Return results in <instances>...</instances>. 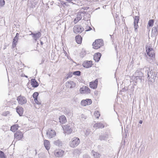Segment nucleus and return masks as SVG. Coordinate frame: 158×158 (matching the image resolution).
<instances>
[{
  "instance_id": "2f4dec72",
  "label": "nucleus",
  "mask_w": 158,
  "mask_h": 158,
  "mask_svg": "<svg viewBox=\"0 0 158 158\" xmlns=\"http://www.w3.org/2000/svg\"><path fill=\"white\" fill-rule=\"evenodd\" d=\"M135 76L140 77V79L142 80V77L143 76V73L142 72L139 70H137L135 73Z\"/></svg>"
},
{
  "instance_id": "393cba45",
  "label": "nucleus",
  "mask_w": 158,
  "mask_h": 158,
  "mask_svg": "<svg viewBox=\"0 0 158 158\" xmlns=\"http://www.w3.org/2000/svg\"><path fill=\"white\" fill-rule=\"evenodd\" d=\"M59 121L61 124L64 123L66 121V118L65 116L64 115H61L59 118Z\"/></svg>"
},
{
  "instance_id": "4468645a",
  "label": "nucleus",
  "mask_w": 158,
  "mask_h": 158,
  "mask_svg": "<svg viewBox=\"0 0 158 158\" xmlns=\"http://www.w3.org/2000/svg\"><path fill=\"white\" fill-rule=\"evenodd\" d=\"M98 83V80L97 79H96L94 81H92L89 83V87L93 89H95L97 87Z\"/></svg>"
},
{
  "instance_id": "8fccbe9b",
  "label": "nucleus",
  "mask_w": 158,
  "mask_h": 158,
  "mask_svg": "<svg viewBox=\"0 0 158 158\" xmlns=\"http://www.w3.org/2000/svg\"><path fill=\"white\" fill-rule=\"evenodd\" d=\"M142 123H143V121L142 120H141L139 121V123L140 124H142Z\"/></svg>"
},
{
  "instance_id": "f3484780",
  "label": "nucleus",
  "mask_w": 158,
  "mask_h": 158,
  "mask_svg": "<svg viewBox=\"0 0 158 158\" xmlns=\"http://www.w3.org/2000/svg\"><path fill=\"white\" fill-rule=\"evenodd\" d=\"M30 35H32L33 39L36 41L40 37L41 33L39 32L35 33L31 32V34Z\"/></svg>"
},
{
  "instance_id": "cd10ccee",
  "label": "nucleus",
  "mask_w": 158,
  "mask_h": 158,
  "mask_svg": "<svg viewBox=\"0 0 158 158\" xmlns=\"http://www.w3.org/2000/svg\"><path fill=\"white\" fill-rule=\"evenodd\" d=\"M92 154L95 158H100L101 156L100 154L94 151H92Z\"/></svg>"
},
{
  "instance_id": "49530a36",
  "label": "nucleus",
  "mask_w": 158,
  "mask_h": 158,
  "mask_svg": "<svg viewBox=\"0 0 158 158\" xmlns=\"http://www.w3.org/2000/svg\"><path fill=\"white\" fill-rule=\"evenodd\" d=\"M81 117L82 118H83L85 119L87 117L85 115L83 114H82L81 115Z\"/></svg>"
},
{
  "instance_id": "0eeeda50",
  "label": "nucleus",
  "mask_w": 158,
  "mask_h": 158,
  "mask_svg": "<svg viewBox=\"0 0 158 158\" xmlns=\"http://www.w3.org/2000/svg\"><path fill=\"white\" fill-rule=\"evenodd\" d=\"M64 151L60 149H58L54 152V155L56 157H61L64 156Z\"/></svg>"
},
{
  "instance_id": "5701e85b",
  "label": "nucleus",
  "mask_w": 158,
  "mask_h": 158,
  "mask_svg": "<svg viewBox=\"0 0 158 158\" xmlns=\"http://www.w3.org/2000/svg\"><path fill=\"white\" fill-rule=\"evenodd\" d=\"M44 144L46 149L47 150H48L50 147V144L49 141L47 140H44Z\"/></svg>"
},
{
  "instance_id": "6e6552de",
  "label": "nucleus",
  "mask_w": 158,
  "mask_h": 158,
  "mask_svg": "<svg viewBox=\"0 0 158 158\" xmlns=\"http://www.w3.org/2000/svg\"><path fill=\"white\" fill-rule=\"evenodd\" d=\"M84 30V28L79 25H75L73 28V31L76 34L81 33Z\"/></svg>"
},
{
  "instance_id": "6ab92c4d",
  "label": "nucleus",
  "mask_w": 158,
  "mask_h": 158,
  "mask_svg": "<svg viewBox=\"0 0 158 158\" xmlns=\"http://www.w3.org/2000/svg\"><path fill=\"white\" fill-rule=\"evenodd\" d=\"M104 127V125L100 122L94 124L93 126V127L96 129H102Z\"/></svg>"
},
{
  "instance_id": "4c0bfd02",
  "label": "nucleus",
  "mask_w": 158,
  "mask_h": 158,
  "mask_svg": "<svg viewBox=\"0 0 158 158\" xmlns=\"http://www.w3.org/2000/svg\"><path fill=\"white\" fill-rule=\"evenodd\" d=\"M38 95H39V94L37 92H35L33 94V97L34 100L35 99H37V97H38Z\"/></svg>"
},
{
  "instance_id": "ddd939ff",
  "label": "nucleus",
  "mask_w": 158,
  "mask_h": 158,
  "mask_svg": "<svg viewBox=\"0 0 158 158\" xmlns=\"http://www.w3.org/2000/svg\"><path fill=\"white\" fill-rule=\"evenodd\" d=\"M19 34L18 33H17L15 36V37L13 40L12 44V48H14L16 47L19 39Z\"/></svg>"
},
{
  "instance_id": "f03ea898",
  "label": "nucleus",
  "mask_w": 158,
  "mask_h": 158,
  "mask_svg": "<svg viewBox=\"0 0 158 158\" xmlns=\"http://www.w3.org/2000/svg\"><path fill=\"white\" fill-rule=\"evenodd\" d=\"M80 143V140L77 137H74L69 142V145L72 148H74L77 146Z\"/></svg>"
},
{
  "instance_id": "37998d69",
  "label": "nucleus",
  "mask_w": 158,
  "mask_h": 158,
  "mask_svg": "<svg viewBox=\"0 0 158 158\" xmlns=\"http://www.w3.org/2000/svg\"><path fill=\"white\" fill-rule=\"evenodd\" d=\"M34 101L35 102V103L37 104H38V105H40L41 104V102L38 100L37 99H35L34 100Z\"/></svg>"
},
{
  "instance_id": "39448f33",
  "label": "nucleus",
  "mask_w": 158,
  "mask_h": 158,
  "mask_svg": "<svg viewBox=\"0 0 158 158\" xmlns=\"http://www.w3.org/2000/svg\"><path fill=\"white\" fill-rule=\"evenodd\" d=\"M17 100L19 104L21 105L25 104L27 102V100L26 98L25 97L22 95H20L18 96L17 98Z\"/></svg>"
},
{
  "instance_id": "f257e3e1",
  "label": "nucleus",
  "mask_w": 158,
  "mask_h": 158,
  "mask_svg": "<svg viewBox=\"0 0 158 158\" xmlns=\"http://www.w3.org/2000/svg\"><path fill=\"white\" fill-rule=\"evenodd\" d=\"M157 76V72L153 67H149L148 71V77L149 78V82L152 83L155 81Z\"/></svg>"
},
{
  "instance_id": "2eb2a0df",
  "label": "nucleus",
  "mask_w": 158,
  "mask_h": 158,
  "mask_svg": "<svg viewBox=\"0 0 158 158\" xmlns=\"http://www.w3.org/2000/svg\"><path fill=\"white\" fill-rule=\"evenodd\" d=\"M82 65L84 67L86 68H89L91 67L92 65V61H86L84 62Z\"/></svg>"
},
{
  "instance_id": "9b49d317",
  "label": "nucleus",
  "mask_w": 158,
  "mask_h": 158,
  "mask_svg": "<svg viewBox=\"0 0 158 158\" xmlns=\"http://www.w3.org/2000/svg\"><path fill=\"white\" fill-rule=\"evenodd\" d=\"M80 91L81 94H88L90 93V90L88 87L85 86L80 88Z\"/></svg>"
},
{
  "instance_id": "4be33fe9",
  "label": "nucleus",
  "mask_w": 158,
  "mask_h": 158,
  "mask_svg": "<svg viewBox=\"0 0 158 158\" xmlns=\"http://www.w3.org/2000/svg\"><path fill=\"white\" fill-rule=\"evenodd\" d=\"M64 131L67 134H70L72 132V129L69 126L67 125L64 128Z\"/></svg>"
},
{
  "instance_id": "c03bdc74",
  "label": "nucleus",
  "mask_w": 158,
  "mask_h": 158,
  "mask_svg": "<svg viewBox=\"0 0 158 158\" xmlns=\"http://www.w3.org/2000/svg\"><path fill=\"white\" fill-rule=\"evenodd\" d=\"M85 31H88L91 30L92 29V28L89 26H87L86 28H85Z\"/></svg>"
},
{
  "instance_id": "a18cd8bd",
  "label": "nucleus",
  "mask_w": 158,
  "mask_h": 158,
  "mask_svg": "<svg viewBox=\"0 0 158 158\" xmlns=\"http://www.w3.org/2000/svg\"><path fill=\"white\" fill-rule=\"evenodd\" d=\"M83 158H90V157L88 155L85 154L83 156Z\"/></svg>"
},
{
  "instance_id": "412c9836",
  "label": "nucleus",
  "mask_w": 158,
  "mask_h": 158,
  "mask_svg": "<svg viewBox=\"0 0 158 158\" xmlns=\"http://www.w3.org/2000/svg\"><path fill=\"white\" fill-rule=\"evenodd\" d=\"M101 56V53L98 52L95 53L94 56V59L96 62H98Z\"/></svg>"
},
{
  "instance_id": "1a4fd4ad",
  "label": "nucleus",
  "mask_w": 158,
  "mask_h": 158,
  "mask_svg": "<svg viewBox=\"0 0 158 158\" xmlns=\"http://www.w3.org/2000/svg\"><path fill=\"white\" fill-rule=\"evenodd\" d=\"M23 133L19 131H17L14 134V139L17 141L20 140L23 137Z\"/></svg>"
},
{
  "instance_id": "c9c22d12",
  "label": "nucleus",
  "mask_w": 158,
  "mask_h": 158,
  "mask_svg": "<svg viewBox=\"0 0 158 158\" xmlns=\"http://www.w3.org/2000/svg\"><path fill=\"white\" fill-rule=\"evenodd\" d=\"M94 115L96 118H98L100 116V113L98 111H95L94 112Z\"/></svg>"
},
{
  "instance_id": "58836bf2",
  "label": "nucleus",
  "mask_w": 158,
  "mask_h": 158,
  "mask_svg": "<svg viewBox=\"0 0 158 158\" xmlns=\"http://www.w3.org/2000/svg\"><path fill=\"white\" fill-rule=\"evenodd\" d=\"M5 4L4 0H0V8L3 6Z\"/></svg>"
},
{
  "instance_id": "473e14b6",
  "label": "nucleus",
  "mask_w": 158,
  "mask_h": 158,
  "mask_svg": "<svg viewBox=\"0 0 158 158\" xmlns=\"http://www.w3.org/2000/svg\"><path fill=\"white\" fill-rule=\"evenodd\" d=\"M81 153V150L78 149H75L73 152V154L75 155H78Z\"/></svg>"
},
{
  "instance_id": "a19ab883",
  "label": "nucleus",
  "mask_w": 158,
  "mask_h": 158,
  "mask_svg": "<svg viewBox=\"0 0 158 158\" xmlns=\"http://www.w3.org/2000/svg\"><path fill=\"white\" fill-rule=\"evenodd\" d=\"M85 134L86 135L88 136L90 134V130L89 129H87L86 130L85 132Z\"/></svg>"
},
{
  "instance_id": "864d4df0",
  "label": "nucleus",
  "mask_w": 158,
  "mask_h": 158,
  "mask_svg": "<svg viewBox=\"0 0 158 158\" xmlns=\"http://www.w3.org/2000/svg\"><path fill=\"white\" fill-rule=\"evenodd\" d=\"M46 6L48 5V4L47 3H46Z\"/></svg>"
},
{
  "instance_id": "f704fd0d",
  "label": "nucleus",
  "mask_w": 158,
  "mask_h": 158,
  "mask_svg": "<svg viewBox=\"0 0 158 158\" xmlns=\"http://www.w3.org/2000/svg\"><path fill=\"white\" fill-rule=\"evenodd\" d=\"M154 20L153 19L149 20L148 22V25L149 27H152L154 23Z\"/></svg>"
},
{
  "instance_id": "20e7f679",
  "label": "nucleus",
  "mask_w": 158,
  "mask_h": 158,
  "mask_svg": "<svg viewBox=\"0 0 158 158\" xmlns=\"http://www.w3.org/2000/svg\"><path fill=\"white\" fill-rule=\"evenodd\" d=\"M103 45V42L102 40L98 39L96 40L93 43L92 46L93 48L95 49H98Z\"/></svg>"
},
{
  "instance_id": "aec40b11",
  "label": "nucleus",
  "mask_w": 158,
  "mask_h": 158,
  "mask_svg": "<svg viewBox=\"0 0 158 158\" xmlns=\"http://www.w3.org/2000/svg\"><path fill=\"white\" fill-rule=\"evenodd\" d=\"M108 138V135L106 133L101 134L99 137V139L101 140H106Z\"/></svg>"
},
{
  "instance_id": "7c9ffc66",
  "label": "nucleus",
  "mask_w": 158,
  "mask_h": 158,
  "mask_svg": "<svg viewBox=\"0 0 158 158\" xmlns=\"http://www.w3.org/2000/svg\"><path fill=\"white\" fill-rule=\"evenodd\" d=\"M54 144L59 147L62 146V143L61 141L59 139L56 140L54 142Z\"/></svg>"
},
{
  "instance_id": "7ed1b4c3",
  "label": "nucleus",
  "mask_w": 158,
  "mask_h": 158,
  "mask_svg": "<svg viewBox=\"0 0 158 158\" xmlns=\"http://www.w3.org/2000/svg\"><path fill=\"white\" fill-rule=\"evenodd\" d=\"M85 14H86V15L88 16H89V14L86 13L84 11H83L82 12L81 11L78 13L76 18L75 19L74 21V23H76L79 20H81L82 18V17L85 16Z\"/></svg>"
},
{
  "instance_id": "6e6d98bb",
  "label": "nucleus",
  "mask_w": 158,
  "mask_h": 158,
  "mask_svg": "<svg viewBox=\"0 0 158 158\" xmlns=\"http://www.w3.org/2000/svg\"><path fill=\"white\" fill-rule=\"evenodd\" d=\"M25 77H27V76H26Z\"/></svg>"
},
{
  "instance_id": "de8ad7c7",
  "label": "nucleus",
  "mask_w": 158,
  "mask_h": 158,
  "mask_svg": "<svg viewBox=\"0 0 158 158\" xmlns=\"http://www.w3.org/2000/svg\"><path fill=\"white\" fill-rule=\"evenodd\" d=\"M63 53L64 54V56H67V53L64 50V48H63Z\"/></svg>"
},
{
  "instance_id": "c85d7f7f",
  "label": "nucleus",
  "mask_w": 158,
  "mask_h": 158,
  "mask_svg": "<svg viewBox=\"0 0 158 158\" xmlns=\"http://www.w3.org/2000/svg\"><path fill=\"white\" fill-rule=\"evenodd\" d=\"M18 124H15L11 127L10 130L12 132H15L18 129Z\"/></svg>"
},
{
  "instance_id": "603ef678",
  "label": "nucleus",
  "mask_w": 158,
  "mask_h": 158,
  "mask_svg": "<svg viewBox=\"0 0 158 158\" xmlns=\"http://www.w3.org/2000/svg\"><path fill=\"white\" fill-rule=\"evenodd\" d=\"M53 2H51V5H52V4H53Z\"/></svg>"
},
{
  "instance_id": "b1692460",
  "label": "nucleus",
  "mask_w": 158,
  "mask_h": 158,
  "mask_svg": "<svg viewBox=\"0 0 158 158\" xmlns=\"http://www.w3.org/2000/svg\"><path fill=\"white\" fill-rule=\"evenodd\" d=\"M17 113L20 116H22L23 113V108L21 107L18 106L16 109Z\"/></svg>"
},
{
  "instance_id": "9d476101",
  "label": "nucleus",
  "mask_w": 158,
  "mask_h": 158,
  "mask_svg": "<svg viewBox=\"0 0 158 158\" xmlns=\"http://www.w3.org/2000/svg\"><path fill=\"white\" fill-rule=\"evenodd\" d=\"M92 103V101L91 99H86L82 100L81 102V105L83 106L89 105Z\"/></svg>"
},
{
  "instance_id": "a211bd4d",
  "label": "nucleus",
  "mask_w": 158,
  "mask_h": 158,
  "mask_svg": "<svg viewBox=\"0 0 158 158\" xmlns=\"http://www.w3.org/2000/svg\"><path fill=\"white\" fill-rule=\"evenodd\" d=\"M65 85L68 88H72L75 87V84L73 81H69L66 83Z\"/></svg>"
},
{
  "instance_id": "c756f323",
  "label": "nucleus",
  "mask_w": 158,
  "mask_h": 158,
  "mask_svg": "<svg viewBox=\"0 0 158 158\" xmlns=\"http://www.w3.org/2000/svg\"><path fill=\"white\" fill-rule=\"evenodd\" d=\"M75 39L76 42L78 44H80L81 43L82 38L80 35H78L75 37Z\"/></svg>"
},
{
  "instance_id": "3c124183",
  "label": "nucleus",
  "mask_w": 158,
  "mask_h": 158,
  "mask_svg": "<svg viewBox=\"0 0 158 158\" xmlns=\"http://www.w3.org/2000/svg\"><path fill=\"white\" fill-rule=\"evenodd\" d=\"M40 43L41 45H42L43 44V42L41 41H40Z\"/></svg>"
},
{
  "instance_id": "5fc2aeb1",
  "label": "nucleus",
  "mask_w": 158,
  "mask_h": 158,
  "mask_svg": "<svg viewBox=\"0 0 158 158\" xmlns=\"http://www.w3.org/2000/svg\"><path fill=\"white\" fill-rule=\"evenodd\" d=\"M138 82L139 81H140V80H139V79H138Z\"/></svg>"
},
{
  "instance_id": "a878e982",
  "label": "nucleus",
  "mask_w": 158,
  "mask_h": 158,
  "mask_svg": "<svg viewBox=\"0 0 158 158\" xmlns=\"http://www.w3.org/2000/svg\"><path fill=\"white\" fill-rule=\"evenodd\" d=\"M31 85L34 87H37L39 85L38 82L35 79H32L31 80Z\"/></svg>"
},
{
  "instance_id": "bb28decb",
  "label": "nucleus",
  "mask_w": 158,
  "mask_h": 158,
  "mask_svg": "<svg viewBox=\"0 0 158 158\" xmlns=\"http://www.w3.org/2000/svg\"><path fill=\"white\" fill-rule=\"evenodd\" d=\"M140 78V77L139 76H136L135 75H134L132 77L131 80H132L136 84L138 82V79H139V80H140V82L142 81V80Z\"/></svg>"
},
{
  "instance_id": "423d86ee",
  "label": "nucleus",
  "mask_w": 158,
  "mask_h": 158,
  "mask_svg": "<svg viewBox=\"0 0 158 158\" xmlns=\"http://www.w3.org/2000/svg\"><path fill=\"white\" fill-rule=\"evenodd\" d=\"M46 134L49 138H51L55 136L56 133L54 130L52 129H49L47 131Z\"/></svg>"
},
{
  "instance_id": "ea45409f",
  "label": "nucleus",
  "mask_w": 158,
  "mask_h": 158,
  "mask_svg": "<svg viewBox=\"0 0 158 158\" xmlns=\"http://www.w3.org/2000/svg\"><path fill=\"white\" fill-rule=\"evenodd\" d=\"M81 72L79 71H76L74 72L73 73V74L74 75L77 76H80L81 75Z\"/></svg>"
},
{
  "instance_id": "dca6fc26",
  "label": "nucleus",
  "mask_w": 158,
  "mask_h": 158,
  "mask_svg": "<svg viewBox=\"0 0 158 158\" xmlns=\"http://www.w3.org/2000/svg\"><path fill=\"white\" fill-rule=\"evenodd\" d=\"M139 20V17L138 16H135V17L134 21V27L135 28V31L136 32H137V30L138 27V23Z\"/></svg>"
},
{
  "instance_id": "79ce46f5",
  "label": "nucleus",
  "mask_w": 158,
  "mask_h": 158,
  "mask_svg": "<svg viewBox=\"0 0 158 158\" xmlns=\"http://www.w3.org/2000/svg\"><path fill=\"white\" fill-rule=\"evenodd\" d=\"M85 54V50H83L80 53V56L81 57H83L84 56Z\"/></svg>"
},
{
  "instance_id": "09e8293b",
  "label": "nucleus",
  "mask_w": 158,
  "mask_h": 158,
  "mask_svg": "<svg viewBox=\"0 0 158 158\" xmlns=\"http://www.w3.org/2000/svg\"><path fill=\"white\" fill-rule=\"evenodd\" d=\"M82 9L84 10H87V9L89 8V7H82Z\"/></svg>"
},
{
  "instance_id": "e433bc0d",
  "label": "nucleus",
  "mask_w": 158,
  "mask_h": 158,
  "mask_svg": "<svg viewBox=\"0 0 158 158\" xmlns=\"http://www.w3.org/2000/svg\"><path fill=\"white\" fill-rule=\"evenodd\" d=\"M0 158H6L4 152L2 151H0Z\"/></svg>"
},
{
  "instance_id": "f8f14e48",
  "label": "nucleus",
  "mask_w": 158,
  "mask_h": 158,
  "mask_svg": "<svg viewBox=\"0 0 158 158\" xmlns=\"http://www.w3.org/2000/svg\"><path fill=\"white\" fill-rule=\"evenodd\" d=\"M146 52L147 55L150 57H153L154 56V51L153 48L149 47L147 48H146Z\"/></svg>"
},
{
  "instance_id": "72a5a7b5",
  "label": "nucleus",
  "mask_w": 158,
  "mask_h": 158,
  "mask_svg": "<svg viewBox=\"0 0 158 158\" xmlns=\"http://www.w3.org/2000/svg\"><path fill=\"white\" fill-rule=\"evenodd\" d=\"M152 32L153 33L155 34H157L158 32V26L157 25L156 27H154L152 30Z\"/></svg>"
}]
</instances>
